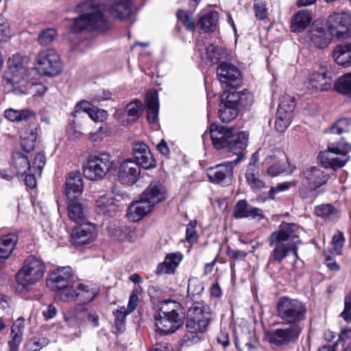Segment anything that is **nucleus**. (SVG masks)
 I'll list each match as a JSON object with an SVG mask.
<instances>
[{"label": "nucleus", "instance_id": "50", "mask_svg": "<svg viewBox=\"0 0 351 351\" xmlns=\"http://www.w3.org/2000/svg\"><path fill=\"white\" fill-rule=\"evenodd\" d=\"M130 313L125 306L120 307V308L114 312L115 326L119 332L124 330L125 317Z\"/></svg>", "mask_w": 351, "mask_h": 351}, {"label": "nucleus", "instance_id": "25", "mask_svg": "<svg viewBox=\"0 0 351 351\" xmlns=\"http://www.w3.org/2000/svg\"><path fill=\"white\" fill-rule=\"evenodd\" d=\"M140 196L143 199L146 200L154 207L156 204L165 200V191L160 183L153 182L150 183Z\"/></svg>", "mask_w": 351, "mask_h": 351}, {"label": "nucleus", "instance_id": "9", "mask_svg": "<svg viewBox=\"0 0 351 351\" xmlns=\"http://www.w3.org/2000/svg\"><path fill=\"white\" fill-rule=\"evenodd\" d=\"M351 150V145L348 143L341 144L340 142L328 143V150L322 152L319 154L320 162L325 167H330L333 169L341 168L349 160L348 155Z\"/></svg>", "mask_w": 351, "mask_h": 351}, {"label": "nucleus", "instance_id": "62", "mask_svg": "<svg viewBox=\"0 0 351 351\" xmlns=\"http://www.w3.org/2000/svg\"><path fill=\"white\" fill-rule=\"evenodd\" d=\"M351 16L346 12H335L328 17V22H350Z\"/></svg>", "mask_w": 351, "mask_h": 351}, {"label": "nucleus", "instance_id": "28", "mask_svg": "<svg viewBox=\"0 0 351 351\" xmlns=\"http://www.w3.org/2000/svg\"><path fill=\"white\" fill-rule=\"evenodd\" d=\"M182 254L180 252L167 254L164 261L158 264L156 270V274L159 276L174 274L176 269L182 260Z\"/></svg>", "mask_w": 351, "mask_h": 351}, {"label": "nucleus", "instance_id": "32", "mask_svg": "<svg viewBox=\"0 0 351 351\" xmlns=\"http://www.w3.org/2000/svg\"><path fill=\"white\" fill-rule=\"evenodd\" d=\"M332 57L339 65L351 66V43L337 45L332 51Z\"/></svg>", "mask_w": 351, "mask_h": 351}, {"label": "nucleus", "instance_id": "49", "mask_svg": "<svg viewBox=\"0 0 351 351\" xmlns=\"http://www.w3.org/2000/svg\"><path fill=\"white\" fill-rule=\"evenodd\" d=\"M204 287L202 283L197 278H190L188 282L187 298L193 299L196 295H200L203 292Z\"/></svg>", "mask_w": 351, "mask_h": 351}, {"label": "nucleus", "instance_id": "33", "mask_svg": "<svg viewBox=\"0 0 351 351\" xmlns=\"http://www.w3.org/2000/svg\"><path fill=\"white\" fill-rule=\"evenodd\" d=\"M147 117L149 123H154L158 115L159 102L158 93L155 90H149L146 95Z\"/></svg>", "mask_w": 351, "mask_h": 351}, {"label": "nucleus", "instance_id": "18", "mask_svg": "<svg viewBox=\"0 0 351 351\" xmlns=\"http://www.w3.org/2000/svg\"><path fill=\"white\" fill-rule=\"evenodd\" d=\"M237 165L230 161L224 162L207 170V176L212 182L221 185L231 183L233 176V169Z\"/></svg>", "mask_w": 351, "mask_h": 351}, {"label": "nucleus", "instance_id": "5", "mask_svg": "<svg viewBox=\"0 0 351 351\" xmlns=\"http://www.w3.org/2000/svg\"><path fill=\"white\" fill-rule=\"evenodd\" d=\"M253 96L247 90L227 93L225 99H222L218 110V116L223 123H229L234 120L239 114V107H247L252 105Z\"/></svg>", "mask_w": 351, "mask_h": 351}, {"label": "nucleus", "instance_id": "29", "mask_svg": "<svg viewBox=\"0 0 351 351\" xmlns=\"http://www.w3.org/2000/svg\"><path fill=\"white\" fill-rule=\"evenodd\" d=\"M71 243L75 246L86 245L92 242L95 235L92 230L84 226L74 228L71 233Z\"/></svg>", "mask_w": 351, "mask_h": 351}, {"label": "nucleus", "instance_id": "10", "mask_svg": "<svg viewBox=\"0 0 351 351\" xmlns=\"http://www.w3.org/2000/svg\"><path fill=\"white\" fill-rule=\"evenodd\" d=\"M112 167V157L103 152L98 155L90 156L84 165V175L90 180L103 178Z\"/></svg>", "mask_w": 351, "mask_h": 351}, {"label": "nucleus", "instance_id": "43", "mask_svg": "<svg viewBox=\"0 0 351 351\" xmlns=\"http://www.w3.org/2000/svg\"><path fill=\"white\" fill-rule=\"evenodd\" d=\"M112 23H73L71 29L77 32L82 29L95 30L105 32L111 28Z\"/></svg>", "mask_w": 351, "mask_h": 351}, {"label": "nucleus", "instance_id": "14", "mask_svg": "<svg viewBox=\"0 0 351 351\" xmlns=\"http://www.w3.org/2000/svg\"><path fill=\"white\" fill-rule=\"evenodd\" d=\"M141 169L138 164L132 158L122 161L117 171L119 182L124 185L131 186L137 182L140 178Z\"/></svg>", "mask_w": 351, "mask_h": 351}, {"label": "nucleus", "instance_id": "47", "mask_svg": "<svg viewBox=\"0 0 351 351\" xmlns=\"http://www.w3.org/2000/svg\"><path fill=\"white\" fill-rule=\"evenodd\" d=\"M293 117L285 114L282 110L277 111L276 119L275 121V129L280 133L286 131L289 125L292 121Z\"/></svg>", "mask_w": 351, "mask_h": 351}, {"label": "nucleus", "instance_id": "56", "mask_svg": "<svg viewBox=\"0 0 351 351\" xmlns=\"http://www.w3.org/2000/svg\"><path fill=\"white\" fill-rule=\"evenodd\" d=\"M344 242H345V238H344L343 234L340 231H337L333 235L332 239V247H333V250L336 254H337V255L341 254Z\"/></svg>", "mask_w": 351, "mask_h": 351}, {"label": "nucleus", "instance_id": "34", "mask_svg": "<svg viewBox=\"0 0 351 351\" xmlns=\"http://www.w3.org/2000/svg\"><path fill=\"white\" fill-rule=\"evenodd\" d=\"M328 30L338 41L351 38V23H329Z\"/></svg>", "mask_w": 351, "mask_h": 351}, {"label": "nucleus", "instance_id": "51", "mask_svg": "<svg viewBox=\"0 0 351 351\" xmlns=\"http://www.w3.org/2000/svg\"><path fill=\"white\" fill-rule=\"evenodd\" d=\"M317 188L312 187V186L302 181V186L300 190V195L302 199H309L311 202H313L317 196Z\"/></svg>", "mask_w": 351, "mask_h": 351}, {"label": "nucleus", "instance_id": "42", "mask_svg": "<svg viewBox=\"0 0 351 351\" xmlns=\"http://www.w3.org/2000/svg\"><path fill=\"white\" fill-rule=\"evenodd\" d=\"M111 14L120 20H126L129 19L130 14V7L128 3L116 2L110 8Z\"/></svg>", "mask_w": 351, "mask_h": 351}, {"label": "nucleus", "instance_id": "58", "mask_svg": "<svg viewBox=\"0 0 351 351\" xmlns=\"http://www.w3.org/2000/svg\"><path fill=\"white\" fill-rule=\"evenodd\" d=\"M108 115V114L106 110L94 107L89 110L88 114V117L95 122L104 121L107 119Z\"/></svg>", "mask_w": 351, "mask_h": 351}, {"label": "nucleus", "instance_id": "8", "mask_svg": "<svg viewBox=\"0 0 351 351\" xmlns=\"http://www.w3.org/2000/svg\"><path fill=\"white\" fill-rule=\"evenodd\" d=\"M210 321V309L202 301L192 303L187 311L186 327L191 333L204 332Z\"/></svg>", "mask_w": 351, "mask_h": 351}, {"label": "nucleus", "instance_id": "36", "mask_svg": "<svg viewBox=\"0 0 351 351\" xmlns=\"http://www.w3.org/2000/svg\"><path fill=\"white\" fill-rule=\"evenodd\" d=\"M12 164L17 176L26 174L31 168L28 158L19 152L13 153Z\"/></svg>", "mask_w": 351, "mask_h": 351}, {"label": "nucleus", "instance_id": "63", "mask_svg": "<svg viewBox=\"0 0 351 351\" xmlns=\"http://www.w3.org/2000/svg\"><path fill=\"white\" fill-rule=\"evenodd\" d=\"M341 316L347 322H351V292L346 297L344 300V309Z\"/></svg>", "mask_w": 351, "mask_h": 351}, {"label": "nucleus", "instance_id": "60", "mask_svg": "<svg viewBox=\"0 0 351 351\" xmlns=\"http://www.w3.org/2000/svg\"><path fill=\"white\" fill-rule=\"evenodd\" d=\"M204 59L209 60L212 63L217 62L220 59V53L217 48L213 44L208 45Z\"/></svg>", "mask_w": 351, "mask_h": 351}, {"label": "nucleus", "instance_id": "45", "mask_svg": "<svg viewBox=\"0 0 351 351\" xmlns=\"http://www.w3.org/2000/svg\"><path fill=\"white\" fill-rule=\"evenodd\" d=\"M335 90L343 95H351V73L341 76L335 83Z\"/></svg>", "mask_w": 351, "mask_h": 351}, {"label": "nucleus", "instance_id": "20", "mask_svg": "<svg viewBox=\"0 0 351 351\" xmlns=\"http://www.w3.org/2000/svg\"><path fill=\"white\" fill-rule=\"evenodd\" d=\"M142 115V103L138 99L129 103L125 110H116L114 117L123 125H128L130 122L136 121Z\"/></svg>", "mask_w": 351, "mask_h": 351}, {"label": "nucleus", "instance_id": "7", "mask_svg": "<svg viewBox=\"0 0 351 351\" xmlns=\"http://www.w3.org/2000/svg\"><path fill=\"white\" fill-rule=\"evenodd\" d=\"M276 312L283 322L294 325L306 319L307 308L302 301L283 296L278 300Z\"/></svg>", "mask_w": 351, "mask_h": 351}, {"label": "nucleus", "instance_id": "23", "mask_svg": "<svg viewBox=\"0 0 351 351\" xmlns=\"http://www.w3.org/2000/svg\"><path fill=\"white\" fill-rule=\"evenodd\" d=\"M303 181L314 188H319L326 184L328 179L324 171L315 166L308 167L302 171Z\"/></svg>", "mask_w": 351, "mask_h": 351}, {"label": "nucleus", "instance_id": "57", "mask_svg": "<svg viewBox=\"0 0 351 351\" xmlns=\"http://www.w3.org/2000/svg\"><path fill=\"white\" fill-rule=\"evenodd\" d=\"M197 221L191 220L186 229V239L189 243H194L197 242L198 235L196 232Z\"/></svg>", "mask_w": 351, "mask_h": 351}, {"label": "nucleus", "instance_id": "11", "mask_svg": "<svg viewBox=\"0 0 351 351\" xmlns=\"http://www.w3.org/2000/svg\"><path fill=\"white\" fill-rule=\"evenodd\" d=\"M35 61L38 71L45 75H56L62 69L60 56L53 49L48 48L40 51Z\"/></svg>", "mask_w": 351, "mask_h": 351}, {"label": "nucleus", "instance_id": "40", "mask_svg": "<svg viewBox=\"0 0 351 351\" xmlns=\"http://www.w3.org/2000/svg\"><path fill=\"white\" fill-rule=\"evenodd\" d=\"M246 182L254 191H258L265 187V183L260 178L259 171L252 165L247 168L245 173Z\"/></svg>", "mask_w": 351, "mask_h": 351}, {"label": "nucleus", "instance_id": "61", "mask_svg": "<svg viewBox=\"0 0 351 351\" xmlns=\"http://www.w3.org/2000/svg\"><path fill=\"white\" fill-rule=\"evenodd\" d=\"M294 185L293 182H285L278 184L276 186H273L270 189L268 197L269 199H274L276 193L287 191L291 186Z\"/></svg>", "mask_w": 351, "mask_h": 351}, {"label": "nucleus", "instance_id": "4", "mask_svg": "<svg viewBox=\"0 0 351 351\" xmlns=\"http://www.w3.org/2000/svg\"><path fill=\"white\" fill-rule=\"evenodd\" d=\"M8 64L4 81L9 90L16 95L27 93L32 83L29 80V70L25 67L23 57L14 54L9 58Z\"/></svg>", "mask_w": 351, "mask_h": 351}, {"label": "nucleus", "instance_id": "53", "mask_svg": "<svg viewBox=\"0 0 351 351\" xmlns=\"http://www.w3.org/2000/svg\"><path fill=\"white\" fill-rule=\"evenodd\" d=\"M48 342L45 339H39L37 337L31 338L25 343L27 351H38L44 346L47 345Z\"/></svg>", "mask_w": 351, "mask_h": 351}, {"label": "nucleus", "instance_id": "35", "mask_svg": "<svg viewBox=\"0 0 351 351\" xmlns=\"http://www.w3.org/2000/svg\"><path fill=\"white\" fill-rule=\"evenodd\" d=\"M25 328V319L19 317L13 324L11 329V340L9 341L10 348L13 351H16L20 343L22 341V337Z\"/></svg>", "mask_w": 351, "mask_h": 351}, {"label": "nucleus", "instance_id": "19", "mask_svg": "<svg viewBox=\"0 0 351 351\" xmlns=\"http://www.w3.org/2000/svg\"><path fill=\"white\" fill-rule=\"evenodd\" d=\"M328 26L329 23H311L309 26V38L317 48L324 49L330 44L332 37Z\"/></svg>", "mask_w": 351, "mask_h": 351}, {"label": "nucleus", "instance_id": "16", "mask_svg": "<svg viewBox=\"0 0 351 351\" xmlns=\"http://www.w3.org/2000/svg\"><path fill=\"white\" fill-rule=\"evenodd\" d=\"M332 86L331 72L328 65H320L317 71L310 75L306 87L312 91L328 90Z\"/></svg>", "mask_w": 351, "mask_h": 351}, {"label": "nucleus", "instance_id": "64", "mask_svg": "<svg viewBox=\"0 0 351 351\" xmlns=\"http://www.w3.org/2000/svg\"><path fill=\"white\" fill-rule=\"evenodd\" d=\"M64 320L71 327H78L82 324V321L78 315V310L75 313H70L66 315Z\"/></svg>", "mask_w": 351, "mask_h": 351}, {"label": "nucleus", "instance_id": "22", "mask_svg": "<svg viewBox=\"0 0 351 351\" xmlns=\"http://www.w3.org/2000/svg\"><path fill=\"white\" fill-rule=\"evenodd\" d=\"M132 154L138 165L145 169H152L156 165L149 147L144 143H134L132 147Z\"/></svg>", "mask_w": 351, "mask_h": 351}, {"label": "nucleus", "instance_id": "55", "mask_svg": "<svg viewBox=\"0 0 351 351\" xmlns=\"http://www.w3.org/2000/svg\"><path fill=\"white\" fill-rule=\"evenodd\" d=\"M78 315L82 321V324L84 321L88 320L93 324V326H97L99 325L98 316L83 307L78 309Z\"/></svg>", "mask_w": 351, "mask_h": 351}, {"label": "nucleus", "instance_id": "24", "mask_svg": "<svg viewBox=\"0 0 351 351\" xmlns=\"http://www.w3.org/2000/svg\"><path fill=\"white\" fill-rule=\"evenodd\" d=\"M83 191V182L79 171L71 172L65 182V195L68 199H77Z\"/></svg>", "mask_w": 351, "mask_h": 351}, {"label": "nucleus", "instance_id": "39", "mask_svg": "<svg viewBox=\"0 0 351 351\" xmlns=\"http://www.w3.org/2000/svg\"><path fill=\"white\" fill-rule=\"evenodd\" d=\"M6 119L12 122H19L27 121L35 117V113L29 109L14 110L13 108L7 109L4 112Z\"/></svg>", "mask_w": 351, "mask_h": 351}, {"label": "nucleus", "instance_id": "59", "mask_svg": "<svg viewBox=\"0 0 351 351\" xmlns=\"http://www.w3.org/2000/svg\"><path fill=\"white\" fill-rule=\"evenodd\" d=\"M92 108V105L88 101H82L76 105L73 116L75 117H81L82 114L88 115L89 110H90Z\"/></svg>", "mask_w": 351, "mask_h": 351}, {"label": "nucleus", "instance_id": "54", "mask_svg": "<svg viewBox=\"0 0 351 351\" xmlns=\"http://www.w3.org/2000/svg\"><path fill=\"white\" fill-rule=\"evenodd\" d=\"M254 9L256 17L258 20H265L267 15L266 3L264 0H254Z\"/></svg>", "mask_w": 351, "mask_h": 351}, {"label": "nucleus", "instance_id": "52", "mask_svg": "<svg viewBox=\"0 0 351 351\" xmlns=\"http://www.w3.org/2000/svg\"><path fill=\"white\" fill-rule=\"evenodd\" d=\"M315 213L319 217L329 218L336 214V209L331 204H322L315 207Z\"/></svg>", "mask_w": 351, "mask_h": 351}, {"label": "nucleus", "instance_id": "46", "mask_svg": "<svg viewBox=\"0 0 351 351\" xmlns=\"http://www.w3.org/2000/svg\"><path fill=\"white\" fill-rule=\"evenodd\" d=\"M58 33L55 28H46L38 34L37 41L42 46H47L57 38Z\"/></svg>", "mask_w": 351, "mask_h": 351}, {"label": "nucleus", "instance_id": "21", "mask_svg": "<svg viewBox=\"0 0 351 351\" xmlns=\"http://www.w3.org/2000/svg\"><path fill=\"white\" fill-rule=\"evenodd\" d=\"M248 142V134L245 132H234L233 136L230 138L226 148L230 152L237 156V158L231 161L237 165L243 160L245 157V150Z\"/></svg>", "mask_w": 351, "mask_h": 351}, {"label": "nucleus", "instance_id": "15", "mask_svg": "<svg viewBox=\"0 0 351 351\" xmlns=\"http://www.w3.org/2000/svg\"><path fill=\"white\" fill-rule=\"evenodd\" d=\"M234 130L233 128L213 123L210 126L209 134L204 132L203 139L210 136L213 146L217 149L226 148L230 138L233 136Z\"/></svg>", "mask_w": 351, "mask_h": 351}, {"label": "nucleus", "instance_id": "37", "mask_svg": "<svg viewBox=\"0 0 351 351\" xmlns=\"http://www.w3.org/2000/svg\"><path fill=\"white\" fill-rule=\"evenodd\" d=\"M18 237L14 234L4 235L0 238V258H8L13 252Z\"/></svg>", "mask_w": 351, "mask_h": 351}, {"label": "nucleus", "instance_id": "48", "mask_svg": "<svg viewBox=\"0 0 351 351\" xmlns=\"http://www.w3.org/2000/svg\"><path fill=\"white\" fill-rule=\"evenodd\" d=\"M295 99L290 95H284L279 104L277 111L282 110L285 114L293 117V110L295 108Z\"/></svg>", "mask_w": 351, "mask_h": 351}, {"label": "nucleus", "instance_id": "38", "mask_svg": "<svg viewBox=\"0 0 351 351\" xmlns=\"http://www.w3.org/2000/svg\"><path fill=\"white\" fill-rule=\"evenodd\" d=\"M295 169V167L291 165L289 160L286 158L269 166L267 168V172L269 176L275 177L284 173L291 174Z\"/></svg>", "mask_w": 351, "mask_h": 351}, {"label": "nucleus", "instance_id": "31", "mask_svg": "<svg viewBox=\"0 0 351 351\" xmlns=\"http://www.w3.org/2000/svg\"><path fill=\"white\" fill-rule=\"evenodd\" d=\"M67 212L69 219L75 223H82L86 215V206L77 199H69Z\"/></svg>", "mask_w": 351, "mask_h": 351}, {"label": "nucleus", "instance_id": "3", "mask_svg": "<svg viewBox=\"0 0 351 351\" xmlns=\"http://www.w3.org/2000/svg\"><path fill=\"white\" fill-rule=\"evenodd\" d=\"M156 332L160 335L175 332L184 323V313L179 304L171 300L162 302L159 311L154 315Z\"/></svg>", "mask_w": 351, "mask_h": 351}, {"label": "nucleus", "instance_id": "41", "mask_svg": "<svg viewBox=\"0 0 351 351\" xmlns=\"http://www.w3.org/2000/svg\"><path fill=\"white\" fill-rule=\"evenodd\" d=\"M97 211L104 215L111 216L117 210L114 199L103 195L96 202Z\"/></svg>", "mask_w": 351, "mask_h": 351}, {"label": "nucleus", "instance_id": "1", "mask_svg": "<svg viewBox=\"0 0 351 351\" xmlns=\"http://www.w3.org/2000/svg\"><path fill=\"white\" fill-rule=\"evenodd\" d=\"M72 277V269L64 267L53 271L46 280V285L51 290L60 291L62 300L73 301L78 303H88L96 295L97 291L86 284L77 282L72 285L70 280Z\"/></svg>", "mask_w": 351, "mask_h": 351}, {"label": "nucleus", "instance_id": "6", "mask_svg": "<svg viewBox=\"0 0 351 351\" xmlns=\"http://www.w3.org/2000/svg\"><path fill=\"white\" fill-rule=\"evenodd\" d=\"M45 271V266L43 261L34 256H29L16 274L18 287H21L22 289H27L43 278Z\"/></svg>", "mask_w": 351, "mask_h": 351}, {"label": "nucleus", "instance_id": "30", "mask_svg": "<svg viewBox=\"0 0 351 351\" xmlns=\"http://www.w3.org/2000/svg\"><path fill=\"white\" fill-rule=\"evenodd\" d=\"M234 217L237 219L256 217L263 218V215L260 208L253 207L248 204L246 200L241 199L234 206Z\"/></svg>", "mask_w": 351, "mask_h": 351}, {"label": "nucleus", "instance_id": "12", "mask_svg": "<svg viewBox=\"0 0 351 351\" xmlns=\"http://www.w3.org/2000/svg\"><path fill=\"white\" fill-rule=\"evenodd\" d=\"M302 331L300 324L291 325L283 328L271 330L266 333L267 341L278 347L295 343Z\"/></svg>", "mask_w": 351, "mask_h": 351}, {"label": "nucleus", "instance_id": "2", "mask_svg": "<svg viewBox=\"0 0 351 351\" xmlns=\"http://www.w3.org/2000/svg\"><path fill=\"white\" fill-rule=\"evenodd\" d=\"M302 229L295 223H283L279 229L272 232L268 238L269 246L273 247L269 262L281 263L291 252L298 258L297 245Z\"/></svg>", "mask_w": 351, "mask_h": 351}, {"label": "nucleus", "instance_id": "13", "mask_svg": "<svg viewBox=\"0 0 351 351\" xmlns=\"http://www.w3.org/2000/svg\"><path fill=\"white\" fill-rule=\"evenodd\" d=\"M76 12L78 17L73 22H107L99 3L95 0L77 5Z\"/></svg>", "mask_w": 351, "mask_h": 351}, {"label": "nucleus", "instance_id": "44", "mask_svg": "<svg viewBox=\"0 0 351 351\" xmlns=\"http://www.w3.org/2000/svg\"><path fill=\"white\" fill-rule=\"evenodd\" d=\"M330 134H339L351 133V119H341L337 120L330 128Z\"/></svg>", "mask_w": 351, "mask_h": 351}, {"label": "nucleus", "instance_id": "26", "mask_svg": "<svg viewBox=\"0 0 351 351\" xmlns=\"http://www.w3.org/2000/svg\"><path fill=\"white\" fill-rule=\"evenodd\" d=\"M153 208L154 206L152 204L143 199L140 196L138 200L130 204L127 215L130 219L133 221H137L149 214Z\"/></svg>", "mask_w": 351, "mask_h": 351}, {"label": "nucleus", "instance_id": "17", "mask_svg": "<svg viewBox=\"0 0 351 351\" xmlns=\"http://www.w3.org/2000/svg\"><path fill=\"white\" fill-rule=\"evenodd\" d=\"M217 75L221 84L225 87L238 86L242 81L240 70L228 62H221L218 66Z\"/></svg>", "mask_w": 351, "mask_h": 351}, {"label": "nucleus", "instance_id": "27", "mask_svg": "<svg viewBox=\"0 0 351 351\" xmlns=\"http://www.w3.org/2000/svg\"><path fill=\"white\" fill-rule=\"evenodd\" d=\"M37 136V126L35 124L21 128L20 131L21 145L24 151L30 152L34 149Z\"/></svg>", "mask_w": 351, "mask_h": 351}]
</instances>
